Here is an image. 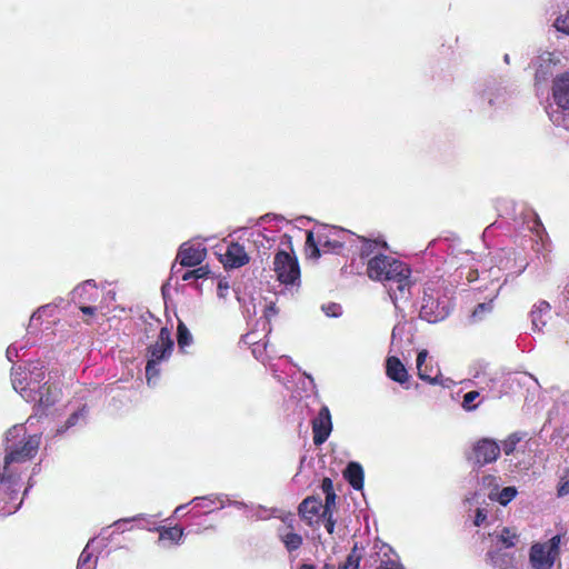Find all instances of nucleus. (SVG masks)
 Instances as JSON below:
<instances>
[{
	"label": "nucleus",
	"mask_w": 569,
	"mask_h": 569,
	"mask_svg": "<svg viewBox=\"0 0 569 569\" xmlns=\"http://www.w3.org/2000/svg\"><path fill=\"white\" fill-rule=\"evenodd\" d=\"M41 442L38 433L29 435L26 425H16L6 433V455L0 468V488L17 493L21 489L24 465L36 457Z\"/></svg>",
	"instance_id": "obj_1"
},
{
	"label": "nucleus",
	"mask_w": 569,
	"mask_h": 569,
	"mask_svg": "<svg viewBox=\"0 0 569 569\" xmlns=\"http://www.w3.org/2000/svg\"><path fill=\"white\" fill-rule=\"evenodd\" d=\"M41 362L31 363L28 369L17 368L11 372L13 389L27 401L34 405L36 416L46 415L61 397V389L46 379Z\"/></svg>",
	"instance_id": "obj_2"
},
{
	"label": "nucleus",
	"mask_w": 569,
	"mask_h": 569,
	"mask_svg": "<svg viewBox=\"0 0 569 569\" xmlns=\"http://www.w3.org/2000/svg\"><path fill=\"white\" fill-rule=\"evenodd\" d=\"M367 273L370 279L385 284L396 306L398 301L409 299L413 281L411 280V270L405 262L378 253L368 260Z\"/></svg>",
	"instance_id": "obj_3"
},
{
	"label": "nucleus",
	"mask_w": 569,
	"mask_h": 569,
	"mask_svg": "<svg viewBox=\"0 0 569 569\" xmlns=\"http://www.w3.org/2000/svg\"><path fill=\"white\" fill-rule=\"evenodd\" d=\"M308 231L306 244L310 249L311 258H319L321 251L325 253H339L345 248H350L351 240L356 239V234L346 229L336 227H322L317 233Z\"/></svg>",
	"instance_id": "obj_4"
},
{
	"label": "nucleus",
	"mask_w": 569,
	"mask_h": 569,
	"mask_svg": "<svg viewBox=\"0 0 569 569\" xmlns=\"http://www.w3.org/2000/svg\"><path fill=\"white\" fill-rule=\"evenodd\" d=\"M174 342L171 338V332L167 327H162L154 343L150 345L146 351V378L149 386H154L161 372V366L168 362Z\"/></svg>",
	"instance_id": "obj_5"
},
{
	"label": "nucleus",
	"mask_w": 569,
	"mask_h": 569,
	"mask_svg": "<svg viewBox=\"0 0 569 569\" xmlns=\"http://www.w3.org/2000/svg\"><path fill=\"white\" fill-rule=\"evenodd\" d=\"M450 299L435 288L427 287L420 305L419 317L429 323L445 320L450 313Z\"/></svg>",
	"instance_id": "obj_6"
},
{
	"label": "nucleus",
	"mask_w": 569,
	"mask_h": 569,
	"mask_svg": "<svg viewBox=\"0 0 569 569\" xmlns=\"http://www.w3.org/2000/svg\"><path fill=\"white\" fill-rule=\"evenodd\" d=\"M552 98L558 109L547 111L550 120L553 124L569 130V72L555 78Z\"/></svg>",
	"instance_id": "obj_7"
},
{
	"label": "nucleus",
	"mask_w": 569,
	"mask_h": 569,
	"mask_svg": "<svg viewBox=\"0 0 569 569\" xmlns=\"http://www.w3.org/2000/svg\"><path fill=\"white\" fill-rule=\"evenodd\" d=\"M273 271L277 280L284 286L300 284V268L295 254L279 250L273 259Z\"/></svg>",
	"instance_id": "obj_8"
},
{
	"label": "nucleus",
	"mask_w": 569,
	"mask_h": 569,
	"mask_svg": "<svg viewBox=\"0 0 569 569\" xmlns=\"http://www.w3.org/2000/svg\"><path fill=\"white\" fill-rule=\"evenodd\" d=\"M560 545V536H553L543 543H536L530 549V562L535 569H551Z\"/></svg>",
	"instance_id": "obj_9"
},
{
	"label": "nucleus",
	"mask_w": 569,
	"mask_h": 569,
	"mask_svg": "<svg viewBox=\"0 0 569 569\" xmlns=\"http://www.w3.org/2000/svg\"><path fill=\"white\" fill-rule=\"evenodd\" d=\"M500 452V445L490 438H482L473 446L475 462L480 467L495 462Z\"/></svg>",
	"instance_id": "obj_10"
},
{
	"label": "nucleus",
	"mask_w": 569,
	"mask_h": 569,
	"mask_svg": "<svg viewBox=\"0 0 569 569\" xmlns=\"http://www.w3.org/2000/svg\"><path fill=\"white\" fill-rule=\"evenodd\" d=\"M501 286L497 283H491L490 288H487V295L483 301H480V298H477L478 303L471 312L469 320L472 323L480 322L487 319L493 311V302L498 298Z\"/></svg>",
	"instance_id": "obj_11"
},
{
	"label": "nucleus",
	"mask_w": 569,
	"mask_h": 569,
	"mask_svg": "<svg viewBox=\"0 0 569 569\" xmlns=\"http://www.w3.org/2000/svg\"><path fill=\"white\" fill-rule=\"evenodd\" d=\"M332 431V421L330 410L322 406L318 415L312 420L313 442L319 446L326 442Z\"/></svg>",
	"instance_id": "obj_12"
},
{
	"label": "nucleus",
	"mask_w": 569,
	"mask_h": 569,
	"mask_svg": "<svg viewBox=\"0 0 569 569\" xmlns=\"http://www.w3.org/2000/svg\"><path fill=\"white\" fill-rule=\"evenodd\" d=\"M207 256V249L201 243L184 242L180 246L177 259L183 267H196L200 264Z\"/></svg>",
	"instance_id": "obj_13"
},
{
	"label": "nucleus",
	"mask_w": 569,
	"mask_h": 569,
	"mask_svg": "<svg viewBox=\"0 0 569 569\" xmlns=\"http://www.w3.org/2000/svg\"><path fill=\"white\" fill-rule=\"evenodd\" d=\"M323 505L319 498L308 497L301 501L298 507L300 518L306 521L308 526L319 523L322 518Z\"/></svg>",
	"instance_id": "obj_14"
},
{
	"label": "nucleus",
	"mask_w": 569,
	"mask_h": 569,
	"mask_svg": "<svg viewBox=\"0 0 569 569\" xmlns=\"http://www.w3.org/2000/svg\"><path fill=\"white\" fill-rule=\"evenodd\" d=\"M427 359L428 351L426 349L420 350L417 356V370L419 378L430 385H438L443 388H451L455 385V381L450 378L443 377L439 369L436 370L435 376H430L429 373H427V369L422 368Z\"/></svg>",
	"instance_id": "obj_15"
},
{
	"label": "nucleus",
	"mask_w": 569,
	"mask_h": 569,
	"mask_svg": "<svg viewBox=\"0 0 569 569\" xmlns=\"http://www.w3.org/2000/svg\"><path fill=\"white\" fill-rule=\"evenodd\" d=\"M503 549L490 547L486 553V561L496 569H513L516 566L515 556Z\"/></svg>",
	"instance_id": "obj_16"
},
{
	"label": "nucleus",
	"mask_w": 569,
	"mask_h": 569,
	"mask_svg": "<svg viewBox=\"0 0 569 569\" xmlns=\"http://www.w3.org/2000/svg\"><path fill=\"white\" fill-rule=\"evenodd\" d=\"M248 261L249 257L244 248L237 242L230 243L226 252L221 254V262L227 268H239L244 266Z\"/></svg>",
	"instance_id": "obj_17"
},
{
	"label": "nucleus",
	"mask_w": 569,
	"mask_h": 569,
	"mask_svg": "<svg viewBox=\"0 0 569 569\" xmlns=\"http://www.w3.org/2000/svg\"><path fill=\"white\" fill-rule=\"evenodd\" d=\"M61 302H63V299L60 298L58 302H52L39 307L30 317L28 332H37L44 318H54Z\"/></svg>",
	"instance_id": "obj_18"
},
{
	"label": "nucleus",
	"mask_w": 569,
	"mask_h": 569,
	"mask_svg": "<svg viewBox=\"0 0 569 569\" xmlns=\"http://www.w3.org/2000/svg\"><path fill=\"white\" fill-rule=\"evenodd\" d=\"M531 328L533 331H541L551 317V307L548 301L539 300L536 302L529 313Z\"/></svg>",
	"instance_id": "obj_19"
},
{
	"label": "nucleus",
	"mask_w": 569,
	"mask_h": 569,
	"mask_svg": "<svg viewBox=\"0 0 569 569\" xmlns=\"http://www.w3.org/2000/svg\"><path fill=\"white\" fill-rule=\"evenodd\" d=\"M99 292L94 280H86L72 291V300L77 303H87L98 299Z\"/></svg>",
	"instance_id": "obj_20"
},
{
	"label": "nucleus",
	"mask_w": 569,
	"mask_h": 569,
	"mask_svg": "<svg viewBox=\"0 0 569 569\" xmlns=\"http://www.w3.org/2000/svg\"><path fill=\"white\" fill-rule=\"evenodd\" d=\"M379 247L386 248V242L372 241V240L356 236V239L351 240L349 249L356 248L357 250H359L361 258H369L371 256L373 257L379 253V252H377Z\"/></svg>",
	"instance_id": "obj_21"
},
{
	"label": "nucleus",
	"mask_w": 569,
	"mask_h": 569,
	"mask_svg": "<svg viewBox=\"0 0 569 569\" xmlns=\"http://www.w3.org/2000/svg\"><path fill=\"white\" fill-rule=\"evenodd\" d=\"M490 547L509 549L516 545L517 533L503 527L500 531L489 533Z\"/></svg>",
	"instance_id": "obj_22"
},
{
	"label": "nucleus",
	"mask_w": 569,
	"mask_h": 569,
	"mask_svg": "<svg viewBox=\"0 0 569 569\" xmlns=\"http://www.w3.org/2000/svg\"><path fill=\"white\" fill-rule=\"evenodd\" d=\"M480 101L489 109L497 108L506 102V91L498 87H487L480 93Z\"/></svg>",
	"instance_id": "obj_23"
},
{
	"label": "nucleus",
	"mask_w": 569,
	"mask_h": 569,
	"mask_svg": "<svg viewBox=\"0 0 569 569\" xmlns=\"http://www.w3.org/2000/svg\"><path fill=\"white\" fill-rule=\"evenodd\" d=\"M277 537L282 542L284 549L291 555L298 551L302 543L303 538L296 531H287V529H277Z\"/></svg>",
	"instance_id": "obj_24"
},
{
	"label": "nucleus",
	"mask_w": 569,
	"mask_h": 569,
	"mask_svg": "<svg viewBox=\"0 0 569 569\" xmlns=\"http://www.w3.org/2000/svg\"><path fill=\"white\" fill-rule=\"evenodd\" d=\"M387 376L399 383L408 381L409 375L402 362L396 357H389L387 359Z\"/></svg>",
	"instance_id": "obj_25"
},
{
	"label": "nucleus",
	"mask_w": 569,
	"mask_h": 569,
	"mask_svg": "<svg viewBox=\"0 0 569 569\" xmlns=\"http://www.w3.org/2000/svg\"><path fill=\"white\" fill-rule=\"evenodd\" d=\"M1 493L3 495V498L0 499V517H6L9 515L14 513L22 503V498L19 500V502H16L18 500V496L20 490L16 493L10 495V491H6L0 488Z\"/></svg>",
	"instance_id": "obj_26"
},
{
	"label": "nucleus",
	"mask_w": 569,
	"mask_h": 569,
	"mask_svg": "<svg viewBox=\"0 0 569 569\" xmlns=\"http://www.w3.org/2000/svg\"><path fill=\"white\" fill-rule=\"evenodd\" d=\"M363 469L358 462H350L345 470V478L356 490L363 488Z\"/></svg>",
	"instance_id": "obj_27"
},
{
	"label": "nucleus",
	"mask_w": 569,
	"mask_h": 569,
	"mask_svg": "<svg viewBox=\"0 0 569 569\" xmlns=\"http://www.w3.org/2000/svg\"><path fill=\"white\" fill-rule=\"evenodd\" d=\"M87 413L88 410L86 406L72 412L67 419V421L62 426L57 428V435H63L69 429L86 423Z\"/></svg>",
	"instance_id": "obj_28"
},
{
	"label": "nucleus",
	"mask_w": 569,
	"mask_h": 569,
	"mask_svg": "<svg viewBox=\"0 0 569 569\" xmlns=\"http://www.w3.org/2000/svg\"><path fill=\"white\" fill-rule=\"evenodd\" d=\"M535 243L532 244V250L537 253L543 257V259L547 258V254L550 252V241L542 228L539 227V229L536 231L535 234Z\"/></svg>",
	"instance_id": "obj_29"
},
{
	"label": "nucleus",
	"mask_w": 569,
	"mask_h": 569,
	"mask_svg": "<svg viewBox=\"0 0 569 569\" xmlns=\"http://www.w3.org/2000/svg\"><path fill=\"white\" fill-rule=\"evenodd\" d=\"M515 251L501 249L497 252V267L500 270H512L517 264V259L511 256H515Z\"/></svg>",
	"instance_id": "obj_30"
},
{
	"label": "nucleus",
	"mask_w": 569,
	"mask_h": 569,
	"mask_svg": "<svg viewBox=\"0 0 569 569\" xmlns=\"http://www.w3.org/2000/svg\"><path fill=\"white\" fill-rule=\"evenodd\" d=\"M177 341L180 350H184V348L190 347L193 342V337L190 330L181 320H179L177 326Z\"/></svg>",
	"instance_id": "obj_31"
},
{
	"label": "nucleus",
	"mask_w": 569,
	"mask_h": 569,
	"mask_svg": "<svg viewBox=\"0 0 569 569\" xmlns=\"http://www.w3.org/2000/svg\"><path fill=\"white\" fill-rule=\"evenodd\" d=\"M160 540H170L179 545L183 537V529L179 527H159Z\"/></svg>",
	"instance_id": "obj_32"
},
{
	"label": "nucleus",
	"mask_w": 569,
	"mask_h": 569,
	"mask_svg": "<svg viewBox=\"0 0 569 569\" xmlns=\"http://www.w3.org/2000/svg\"><path fill=\"white\" fill-rule=\"evenodd\" d=\"M518 491L516 487H505L499 492H490L489 498L498 501L501 506H507L512 499L516 498Z\"/></svg>",
	"instance_id": "obj_33"
},
{
	"label": "nucleus",
	"mask_w": 569,
	"mask_h": 569,
	"mask_svg": "<svg viewBox=\"0 0 569 569\" xmlns=\"http://www.w3.org/2000/svg\"><path fill=\"white\" fill-rule=\"evenodd\" d=\"M89 549L90 543L86 546L79 557L78 569H96L97 558L93 559V556Z\"/></svg>",
	"instance_id": "obj_34"
},
{
	"label": "nucleus",
	"mask_w": 569,
	"mask_h": 569,
	"mask_svg": "<svg viewBox=\"0 0 569 569\" xmlns=\"http://www.w3.org/2000/svg\"><path fill=\"white\" fill-rule=\"evenodd\" d=\"M199 501H209L211 503L218 502L220 505V508L222 509V508L229 506L230 499L228 498L227 495H223V493L209 495V496H204V497H194L189 503L198 505Z\"/></svg>",
	"instance_id": "obj_35"
},
{
	"label": "nucleus",
	"mask_w": 569,
	"mask_h": 569,
	"mask_svg": "<svg viewBox=\"0 0 569 569\" xmlns=\"http://www.w3.org/2000/svg\"><path fill=\"white\" fill-rule=\"evenodd\" d=\"M522 440V435L519 432L511 433L506 440L502 441L500 448L505 455L509 456L515 450L517 445Z\"/></svg>",
	"instance_id": "obj_36"
},
{
	"label": "nucleus",
	"mask_w": 569,
	"mask_h": 569,
	"mask_svg": "<svg viewBox=\"0 0 569 569\" xmlns=\"http://www.w3.org/2000/svg\"><path fill=\"white\" fill-rule=\"evenodd\" d=\"M359 556L351 553L347 557L346 561L342 565L336 567L332 563H325L322 569H358L359 568Z\"/></svg>",
	"instance_id": "obj_37"
},
{
	"label": "nucleus",
	"mask_w": 569,
	"mask_h": 569,
	"mask_svg": "<svg viewBox=\"0 0 569 569\" xmlns=\"http://www.w3.org/2000/svg\"><path fill=\"white\" fill-rule=\"evenodd\" d=\"M151 516H147V515H138V516H134L132 518H123V519H119L117 521L113 522V526L117 528V530H120V531H126L127 530V525L131 521H140V520H146L148 523H154V521H151Z\"/></svg>",
	"instance_id": "obj_38"
},
{
	"label": "nucleus",
	"mask_w": 569,
	"mask_h": 569,
	"mask_svg": "<svg viewBox=\"0 0 569 569\" xmlns=\"http://www.w3.org/2000/svg\"><path fill=\"white\" fill-rule=\"evenodd\" d=\"M480 392L477 390H472L467 392L463 396L462 408L467 411H472L478 408V405L473 403L477 398H479Z\"/></svg>",
	"instance_id": "obj_39"
},
{
	"label": "nucleus",
	"mask_w": 569,
	"mask_h": 569,
	"mask_svg": "<svg viewBox=\"0 0 569 569\" xmlns=\"http://www.w3.org/2000/svg\"><path fill=\"white\" fill-rule=\"evenodd\" d=\"M208 274H209L208 267H203L202 266V267H199L197 269H193V270L184 272L183 276H182V280L183 281H190V280H193V279H203Z\"/></svg>",
	"instance_id": "obj_40"
},
{
	"label": "nucleus",
	"mask_w": 569,
	"mask_h": 569,
	"mask_svg": "<svg viewBox=\"0 0 569 569\" xmlns=\"http://www.w3.org/2000/svg\"><path fill=\"white\" fill-rule=\"evenodd\" d=\"M280 519H281L282 525L279 526L277 529H287V531H289V530L295 531L297 520H296V517L293 513H290V512L284 513V515L280 516Z\"/></svg>",
	"instance_id": "obj_41"
},
{
	"label": "nucleus",
	"mask_w": 569,
	"mask_h": 569,
	"mask_svg": "<svg viewBox=\"0 0 569 569\" xmlns=\"http://www.w3.org/2000/svg\"><path fill=\"white\" fill-rule=\"evenodd\" d=\"M321 309L328 317L338 318L342 315L341 306L335 302L323 305Z\"/></svg>",
	"instance_id": "obj_42"
},
{
	"label": "nucleus",
	"mask_w": 569,
	"mask_h": 569,
	"mask_svg": "<svg viewBox=\"0 0 569 569\" xmlns=\"http://www.w3.org/2000/svg\"><path fill=\"white\" fill-rule=\"evenodd\" d=\"M553 26L558 31L569 36V11L566 14L558 17Z\"/></svg>",
	"instance_id": "obj_43"
},
{
	"label": "nucleus",
	"mask_w": 569,
	"mask_h": 569,
	"mask_svg": "<svg viewBox=\"0 0 569 569\" xmlns=\"http://www.w3.org/2000/svg\"><path fill=\"white\" fill-rule=\"evenodd\" d=\"M557 492L559 497L569 495V470L560 478Z\"/></svg>",
	"instance_id": "obj_44"
},
{
	"label": "nucleus",
	"mask_w": 569,
	"mask_h": 569,
	"mask_svg": "<svg viewBox=\"0 0 569 569\" xmlns=\"http://www.w3.org/2000/svg\"><path fill=\"white\" fill-rule=\"evenodd\" d=\"M336 503V493L331 492L329 495H326V503L323 506L322 510V517H326L329 513H332L331 507Z\"/></svg>",
	"instance_id": "obj_45"
},
{
	"label": "nucleus",
	"mask_w": 569,
	"mask_h": 569,
	"mask_svg": "<svg viewBox=\"0 0 569 569\" xmlns=\"http://www.w3.org/2000/svg\"><path fill=\"white\" fill-rule=\"evenodd\" d=\"M23 345H18L17 342L10 345L7 348L6 356L9 361H13V358L18 357L19 350L23 349Z\"/></svg>",
	"instance_id": "obj_46"
},
{
	"label": "nucleus",
	"mask_w": 569,
	"mask_h": 569,
	"mask_svg": "<svg viewBox=\"0 0 569 569\" xmlns=\"http://www.w3.org/2000/svg\"><path fill=\"white\" fill-rule=\"evenodd\" d=\"M229 283L227 280L224 279H221L219 280L218 282V287H217V295L220 299H227V296L229 293Z\"/></svg>",
	"instance_id": "obj_47"
},
{
	"label": "nucleus",
	"mask_w": 569,
	"mask_h": 569,
	"mask_svg": "<svg viewBox=\"0 0 569 569\" xmlns=\"http://www.w3.org/2000/svg\"><path fill=\"white\" fill-rule=\"evenodd\" d=\"M321 520L323 521V526H325L326 530L328 531V533H330V535L333 533L336 522L332 519V513H329L326 517H322Z\"/></svg>",
	"instance_id": "obj_48"
},
{
	"label": "nucleus",
	"mask_w": 569,
	"mask_h": 569,
	"mask_svg": "<svg viewBox=\"0 0 569 569\" xmlns=\"http://www.w3.org/2000/svg\"><path fill=\"white\" fill-rule=\"evenodd\" d=\"M487 519V513L483 509H478L477 510V513H476V517H475V525L477 527H480Z\"/></svg>",
	"instance_id": "obj_49"
},
{
	"label": "nucleus",
	"mask_w": 569,
	"mask_h": 569,
	"mask_svg": "<svg viewBox=\"0 0 569 569\" xmlns=\"http://www.w3.org/2000/svg\"><path fill=\"white\" fill-rule=\"evenodd\" d=\"M321 489L326 495L335 492L332 480L330 478H325L321 483Z\"/></svg>",
	"instance_id": "obj_50"
},
{
	"label": "nucleus",
	"mask_w": 569,
	"mask_h": 569,
	"mask_svg": "<svg viewBox=\"0 0 569 569\" xmlns=\"http://www.w3.org/2000/svg\"><path fill=\"white\" fill-rule=\"evenodd\" d=\"M377 569H403L402 566L395 561L382 562Z\"/></svg>",
	"instance_id": "obj_51"
},
{
	"label": "nucleus",
	"mask_w": 569,
	"mask_h": 569,
	"mask_svg": "<svg viewBox=\"0 0 569 569\" xmlns=\"http://www.w3.org/2000/svg\"><path fill=\"white\" fill-rule=\"evenodd\" d=\"M80 305V310L82 311V313L84 315H88V316H92L96 313V311L98 310V308L96 306H87L86 303H79Z\"/></svg>",
	"instance_id": "obj_52"
},
{
	"label": "nucleus",
	"mask_w": 569,
	"mask_h": 569,
	"mask_svg": "<svg viewBox=\"0 0 569 569\" xmlns=\"http://www.w3.org/2000/svg\"><path fill=\"white\" fill-rule=\"evenodd\" d=\"M276 315V308L273 305L266 306L264 308V317L270 318Z\"/></svg>",
	"instance_id": "obj_53"
},
{
	"label": "nucleus",
	"mask_w": 569,
	"mask_h": 569,
	"mask_svg": "<svg viewBox=\"0 0 569 569\" xmlns=\"http://www.w3.org/2000/svg\"><path fill=\"white\" fill-rule=\"evenodd\" d=\"M260 348L261 346L259 343H254V347L252 348V353L257 359H261L262 351Z\"/></svg>",
	"instance_id": "obj_54"
},
{
	"label": "nucleus",
	"mask_w": 569,
	"mask_h": 569,
	"mask_svg": "<svg viewBox=\"0 0 569 569\" xmlns=\"http://www.w3.org/2000/svg\"><path fill=\"white\" fill-rule=\"evenodd\" d=\"M281 244L287 246L290 250H292L291 249V237L288 234H283L281 237Z\"/></svg>",
	"instance_id": "obj_55"
},
{
	"label": "nucleus",
	"mask_w": 569,
	"mask_h": 569,
	"mask_svg": "<svg viewBox=\"0 0 569 569\" xmlns=\"http://www.w3.org/2000/svg\"><path fill=\"white\" fill-rule=\"evenodd\" d=\"M229 506H233L238 509L247 508V505L242 501L230 500Z\"/></svg>",
	"instance_id": "obj_56"
},
{
	"label": "nucleus",
	"mask_w": 569,
	"mask_h": 569,
	"mask_svg": "<svg viewBox=\"0 0 569 569\" xmlns=\"http://www.w3.org/2000/svg\"><path fill=\"white\" fill-rule=\"evenodd\" d=\"M422 368L427 369V373H429L430 376H435L436 375V370L438 369V368L435 369L432 366H428L427 365V360L425 361Z\"/></svg>",
	"instance_id": "obj_57"
},
{
	"label": "nucleus",
	"mask_w": 569,
	"mask_h": 569,
	"mask_svg": "<svg viewBox=\"0 0 569 569\" xmlns=\"http://www.w3.org/2000/svg\"><path fill=\"white\" fill-rule=\"evenodd\" d=\"M264 220H277V221H283V218L282 217H279V216H276V214H266L263 217Z\"/></svg>",
	"instance_id": "obj_58"
},
{
	"label": "nucleus",
	"mask_w": 569,
	"mask_h": 569,
	"mask_svg": "<svg viewBox=\"0 0 569 569\" xmlns=\"http://www.w3.org/2000/svg\"><path fill=\"white\" fill-rule=\"evenodd\" d=\"M527 264L528 263L523 259H521L519 266L517 267V270L519 272L523 271L527 268Z\"/></svg>",
	"instance_id": "obj_59"
},
{
	"label": "nucleus",
	"mask_w": 569,
	"mask_h": 569,
	"mask_svg": "<svg viewBox=\"0 0 569 569\" xmlns=\"http://www.w3.org/2000/svg\"><path fill=\"white\" fill-rule=\"evenodd\" d=\"M188 505H180L174 509V515H179Z\"/></svg>",
	"instance_id": "obj_60"
},
{
	"label": "nucleus",
	"mask_w": 569,
	"mask_h": 569,
	"mask_svg": "<svg viewBox=\"0 0 569 569\" xmlns=\"http://www.w3.org/2000/svg\"><path fill=\"white\" fill-rule=\"evenodd\" d=\"M299 569H316V567L312 566V565L303 563V565L300 566Z\"/></svg>",
	"instance_id": "obj_61"
},
{
	"label": "nucleus",
	"mask_w": 569,
	"mask_h": 569,
	"mask_svg": "<svg viewBox=\"0 0 569 569\" xmlns=\"http://www.w3.org/2000/svg\"><path fill=\"white\" fill-rule=\"evenodd\" d=\"M204 502H206V503H204V505H202V506H203V507H207V508L211 507V505H212V503H211V502H209V501H204ZM194 505L197 506V503H194ZM198 506H201V505H200V501L198 502Z\"/></svg>",
	"instance_id": "obj_62"
},
{
	"label": "nucleus",
	"mask_w": 569,
	"mask_h": 569,
	"mask_svg": "<svg viewBox=\"0 0 569 569\" xmlns=\"http://www.w3.org/2000/svg\"><path fill=\"white\" fill-rule=\"evenodd\" d=\"M509 59H510L509 54H505L503 60H505L506 63H509Z\"/></svg>",
	"instance_id": "obj_63"
},
{
	"label": "nucleus",
	"mask_w": 569,
	"mask_h": 569,
	"mask_svg": "<svg viewBox=\"0 0 569 569\" xmlns=\"http://www.w3.org/2000/svg\"><path fill=\"white\" fill-rule=\"evenodd\" d=\"M30 487H31V485H29V487L24 489L23 496H26L28 493V490H29Z\"/></svg>",
	"instance_id": "obj_64"
}]
</instances>
